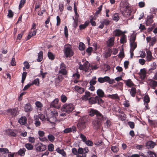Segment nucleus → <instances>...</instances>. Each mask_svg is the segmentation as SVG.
Wrapping results in <instances>:
<instances>
[{"label": "nucleus", "mask_w": 157, "mask_h": 157, "mask_svg": "<svg viewBox=\"0 0 157 157\" xmlns=\"http://www.w3.org/2000/svg\"><path fill=\"white\" fill-rule=\"evenodd\" d=\"M127 41V36L124 34H123L121 37L120 42L121 44H124Z\"/></svg>", "instance_id": "30"}, {"label": "nucleus", "mask_w": 157, "mask_h": 157, "mask_svg": "<svg viewBox=\"0 0 157 157\" xmlns=\"http://www.w3.org/2000/svg\"><path fill=\"white\" fill-rule=\"evenodd\" d=\"M24 107L25 111L26 112H30L33 110L32 105L29 103L26 104L25 105Z\"/></svg>", "instance_id": "21"}, {"label": "nucleus", "mask_w": 157, "mask_h": 157, "mask_svg": "<svg viewBox=\"0 0 157 157\" xmlns=\"http://www.w3.org/2000/svg\"><path fill=\"white\" fill-rule=\"evenodd\" d=\"M38 134L40 137H39V139L41 141H44L46 139V138H42L41 137H43L45 133L44 132L42 131H39L38 132Z\"/></svg>", "instance_id": "28"}, {"label": "nucleus", "mask_w": 157, "mask_h": 157, "mask_svg": "<svg viewBox=\"0 0 157 157\" xmlns=\"http://www.w3.org/2000/svg\"><path fill=\"white\" fill-rule=\"evenodd\" d=\"M89 101V103L91 104H95L97 103L98 104L100 105L103 102L101 98L98 96L90 98Z\"/></svg>", "instance_id": "5"}, {"label": "nucleus", "mask_w": 157, "mask_h": 157, "mask_svg": "<svg viewBox=\"0 0 157 157\" xmlns=\"http://www.w3.org/2000/svg\"><path fill=\"white\" fill-rule=\"evenodd\" d=\"M63 51L66 57H71L74 53L71 46L69 44H66L64 46Z\"/></svg>", "instance_id": "2"}, {"label": "nucleus", "mask_w": 157, "mask_h": 157, "mask_svg": "<svg viewBox=\"0 0 157 157\" xmlns=\"http://www.w3.org/2000/svg\"><path fill=\"white\" fill-rule=\"evenodd\" d=\"M39 84V78H37L35 79L31 84L32 85L34 84L36 86H38Z\"/></svg>", "instance_id": "52"}, {"label": "nucleus", "mask_w": 157, "mask_h": 157, "mask_svg": "<svg viewBox=\"0 0 157 157\" xmlns=\"http://www.w3.org/2000/svg\"><path fill=\"white\" fill-rule=\"evenodd\" d=\"M86 127V122L84 120H81L77 124L78 128L80 130H82L85 128Z\"/></svg>", "instance_id": "12"}, {"label": "nucleus", "mask_w": 157, "mask_h": 157, "mask_svg": "<svg viewBox=\"0 0 157 157\" xmlns=\"http://www.w3.org/2000/svg\"><path fill=\"white\" fill-rule=\"evenodd\" d=\"M111 150L114 153H116L119 151V149L116 146H113L111 147Z\"/></svg>", "instance_id": "45"}, {"label": "nucleus", "mask_w": 157, "mask_h": 157, "mask_svg": "<svg viewBox=\"0 0 157 157\" xmlns=\"http://www.w3.org/2000/svg\"><path fill=\"white\" fill-rule=\"evenodd\" d=\"M124 81L126 86L130 87H131L134 86V84L130 79L124 80Z\"/></svg>", "instance_id": "24"}, {"label": "nucleus", "mask_w": 157, "mask_h": 157, "mask_svg": "<svg viewBox=\"0 0 157 157\" xmlns=\"http://www.w3.org/2000/svg\"><path fill=\"white\" fill-rule=\"evenodd\" d=\"M74 109V106L71 103L65 104L61 109V110L67 113H70Z\"/></svg>", "instance_id": "4"}, {"label": "nucleus", "mask_w": 157, "mask_h": 157, "mask_svg": "<svg viewBox=\"0 0 157 157\" xmlns=\"http://www.w3.org/2000/svg\"><path fill=\"white\" fill-rule=\"evenodd\" d=\"M120 7L121 10L124 11L129 13L130 7L129 4L126 0L122 1L120 4Z\"/></svg>", "instance_id": "3"}, {"label": "nucleus", "mask_w": 157, "mask_h": 157, "mask_svg": "<svg viewBox=\"0 0 157 157\" xmlns=\"http://www.w3.org/2000/svg\"><path fill=\"white\" fill-rule=\"evenodd\" d=\"M54 146L52 144H49L48 146V150L49 151L52 152L54 150Z\"/></svg>", "instance_id": "44"}, {"label": "nucleus", "mask_w": 157, "mask_h": 157, "mask_svg": "<svg viewBox=\"0 0 157 157\" xmlns=\"http://www.w3.org/2000/svg\"><path fill=\"white\" fill-rule=\"evenodd\" d=\"M66 68L65 65L63 63H62L60 65V70L59 72V74H61L63 75H66L67 71L65 69Z\"/></svg>", "instance_id": "14"}, {"label": "nucleus", "mask_w": 157, "mask_h": 157, "mask_svg": "<svg viewBox=\"0 0 157 157\" xmlns=\"http://www.w3.org/2000/svg\"><path fill=\"white\" fill-rule=\"evenodd\" d=\"M76 127L72 126L71 127L66 128L63 131V132L64 133H67L71 132L74 133L76 132Z\"/></svg>", "instance_id": "13"}, {"label": "nucleus", "mask_w": 157, "mask_h": 157, "mask_svg": "<svg viewBox=\"0 0 157 157\" xmlns=\"http://www.w3.org/2000/svg\"><path fill=\"white\" fill-rule=\"evenodd\" d=\"M49 140L51 142H53L55 140L54 136L52 134H49L48 136Z\"/></svg>", "instance_id": "48"}, {"label": "nucleus", "mask_w": 157, "mask_h": 157, "mask_svg": "<svg viewBox=\"0 0 157 157\" xmlns=\"http://www.w3.org/2000/svg\"><path fill=\"white\" fill-rule=\"evenodd\" d=\"M105 124L106 125L107 128L109 127L111 125V122L109 120H107Z\"/></svg>", "instance_id": "64"}, {"label": "nucleus", "mask_w": 157, "mask_h": 157, "mask_svg": "<svg viewBox=\"0 0 157 157\" xmlns=\"http://www.w3.org/2000/svg\"><path fill=\"white\" fill-rule=\"evenodd\" d=\"M26 148L28 150H31L33 148V146L30 144L28 143L25 144Z\"/></svg>", "instance_id": "41"}, {"label": "nucleus", "mask_w": 157, "mask_h": 157, "mask_svg": "<svg viewBox=\"0 0 157 157\" xmlns=\"http://www.w3.org/2000/svg\"><path fill=\"white\" fill-rule=\"evenodd\" d=\"M123 32L119 29H116L113 32V35L115 36H119Z\"/></svg>", "instance_id": "29"}, {"label": "nucleus", "mask_w": 157, "mask_h": 157, "mask_svg": "<svg viewBox=\"0 0 157 157\" xmlns=\"http://www.w3.org/2000/svg\"><path fill=\"white\" fill-rule=\"evenodd\" d=\"M75 89L78 93L80 94H82L85 91L84 89L78 86H76L75 87Z\"/></svg>", "instance_id": "19"}, {"label": "nucleus", "mask_w": 157, "mask_h": 157, "mask_svg": "<svg viewBox=\"0 0 157 157\" xmlns=\"http://www.w3.org/2000/svg\"><path fill=\"white\" fill-rule=\"evenodd\" d=\"M146 61L145 59H141L139 60V62L141 65H144Z\"/></svg>", "instance_id": "62"}, {"label": "nucleus", "mask_w": 157, "mask_h": 157, "mask_svg": "<svg viewBox=\"0 0 157 157\" xmlns=\"http://www.w3.org/2000/svg\"><path fill=\"white\" fill-rule=\"evenodd\" d=\"M106 119V117L103 116H102V117L101 119H98L96 118L92 122V125L94 128L98 130L100 128L102 125V121Z\"/></svg>", "instance_id": "1"}, {"label": "nucleus", "mask_w": 157, "mask_h": 157, "mask_svg": "<svg viewBox=\"0 0 157 157\" xmlns=\"http://www.w3.org/2000/svg\"><path fill=\"white\" fill-rule=\"evenodd\" d=\"M80 137L82 141L84 142L87 140L86 137L82 133L80 134Z\"/></svg>", "instance_id": "47"}, {"label": "nucleus", "mask_w": 157, "mask_h": 157, "mask_svg": "<svg viewBox=\"0 0 157 157\" xmlns=\"http://www.w3.org/2000/svg\"><path fill=\"white\" fill-rule=\"evenodd\" d=\"M113 19L114 20L117 21H118L119 19V17L118 14L117 13L114 14L113 16Z\"/></svg>", "instance_id": "53"}, {"label": "nucleus", "mask_w": 157, "mask_h": 157, "mask_svg": "<svg viewBox=\"0 0 157 157\" xmlns=\"http://www.w3.org/2000/svg\"><path fill=\"white\" fill-rule=\"evenodd\" d=\"M26 149L25 148H21L18 151V154L21 156H23L25 154Z\"/></svg>", "instance_id": "33"}, {"label": "nucleus", "mask_w": 157, "mask_h": 157, "mask_svg": "<svg viewBox=\"0 0 157 157\" xmlns=\"http://www.w3.org/2000/svg\"><path fill=\"white\" fill-rule=\"evenodd\" d=\"M37 152H41L45 151L46 148V146L41 143H37L35 146Z\"/></svg>", "instance_id": "9"}, {"label": "nucleus", "mask_w": 157, "mask_h": 157, "mask_svg": "<svg viewBox=\"0 0 157 157\" xmlns=\"http://www.w3.org/2000/svg\"><path fill=\"white\" fill-rule=\"evenodd\" d=\"M83 64H79V69L80 70H83L86 72L89 69L90 67V64L89 63L85 60L83 59L82 60Z\"/></svg>", "instance_id": "7"}, {"label": "nucleus", "mask_w": 157, "mask_h": 157, "mask_svg": "<svg viewBox=\"0 0 157 157\" xmlns=\"http://www.w3.org/2000/svg\"><path fill=\"white\" fill-rule=\"evenodd\" d=\"M90 92L88 91L85 92V94L83 95L81 97V99L83 100L86 101L89 99V98L90 97Z\"/></svg>", "instance_id": "20"}, {"label": "nucleus", "mask_w": 157, "mask_h": 157, "mask_svg": "<svg viewBox=\"0 0 157 157\" xmlns=\"http://www.w3.org/2000/svg\"><path fill=\"white\" fill-rule=\"evenodd\" d=\"M61 101L65 103L66 101L67 100V98L65 95H62L61 96Z\"/></svg>", "instance_id": "54"}, {"label": "nucleus", "mask_w": 157, "mask_h": 157, "mask_svg": "<svg viewBox=\"0 0 157 157\" xmlns=\"http://www.w3.org/2000/svg\"><path fill=\"white\" fill-rule=\"evenodd\" d=\"M80 75L78 72H77L73 74V77L75 79H78L80 77Z\"/></svg>", "instance_id": "55"}, {"label": "nucleus", "mask_w": 157, "mask_h": 157, "mask_svg": "<svg viewBox=\"0 0 157 157\" xmlns=\"http://www.w3.org/2000/svg\"><path fill=\"white\" fill-rule=\"evenodd\" d=\"M114 37H112L109 38L107 42V45L109 47L113 46L114 43Z\"/></svg>", "instance_id": "25"}, {"label": "nucleus", "mask_w": 157, "mask_h": 157, "mask_svg": "<svg viewBox=\"0 0 157 157\" xmlns=\"http://www.w3.org/2000/svg\"><path fill=\"white\" fill-rule=\"evenodd\" d=\"M35 125L36 127H39L41 125V122L39 121L38 116L35 115L33 117Z\"/></svg>", "instance_id": "17"}, {"label": "nucleus", "mask_w": 157, "mask_h": 157, "mask_svg": "<svg viewBox=\"0 0 157 157\" xmlns=\"http://www.w3.org/2000/svg\"><path fill=\"white\" fill-rule=\"evenodd\" d=\"M136 39V37L134 35H132L130 38V44L131 47L130 49L134 51L137 47V44L135 42Z\"/></svg>", "instance_id": "8"}, {"label": "nucleus", "mask_w": 157, "mask_h": 157, "mask_svg": "<svg viewBox=\"0 0 157 157\" xmlns=\"http://www.w3.org/2000/svg\"><path fill=\"white\" fill-rule=\"evenodd\" d=\"M85 45L82 42H80L79 43L78 48L80 50H83L85 48Z\"/></svg>", "instance_id": "43"}, {"label": "nucleus", "mask_w": 157, "mask_h": 157, "mask_svg": "<svg viewBox=\"0 0 157 157\" xmlns=\"http://www.w3.org/2000/svg\"><path fill=\"white\" fill-rule=\"evenodd\" d=\"M146 71L145 68L142 69L139 72L140 78L141 80L144 79L146 76Z\"/></svg>", "instance_id": "16"}, {"label": "nucleus", "mask_w": 157, "mask_h": 157, "mask_svg": "<svg viewBox=\"0 0 157 157\" xmlns=\"http://www.w3.org/2000/svg\"><path fill=\"white\" fill-rule=\"evenodd\" d=\"M103 142L101 140H96L94 142V144L96 145L99 146L101 145Z\"/></svg>", "instance_id": "37"}, {"label": "nucleus", "mask_w": 157, "mask_h": 157, "mask_svg": "<svg viewBox=\"0 0 157 157\" xmlns=\"http://www.w3.org/2000/svg\"><path fill=\"white\" fill-rule=\"evenodd\" d=\"M25 2V0H21L20 1L19 7V9H20V8H22Z\"/></svg>", "instance_id": "56"}, {"label": "nucleus", "mask_w": 157, "mask_h": 157, "mask_svg": "<svg viewBox=\"0 0 157 157\" xmlns=\"http://www.w3.org/2000/svg\"><path fill=\"white\" fill-rule=\"evenodd\" d=\"M156 63L155 62H153L151 65V67L149 69V71H152L154 70L156 68Z\"/></svg>", "instance_id": "46"}, {"label": "nucleus", "mask_w": 157, "mask_h": 157, "mask_svg": "<svg viewBox=\"0 0 157 157\" xmlns=\"http://www.w3.org/2000/svg\"><path fill=\"white\" fill-rule=\"evenodd\" d=\"M52 114L53 116L52 117L50 118L48 117L46 119L47 121L52 123H54V121H56V116L57 115L58 113L56 112L55 113H54L52 112L51 114L52 115Z\"/></svg>", "instance_id": "15"}, {"label": "nucleus", "mask_w": 157, "mask_h": 157, "mask_svg": "<svg viewBox=\"0 0 157 157\" xmlns=\"http://www.w3.org/2000/svg\"><path fill=\"white\" fill-rule=\"evenodd\" d=\"M149 84L152 88L155 89V87L157 86V81L151 80L150 81Z\"/></svg>", "instance_id": "26"}, {"label": "nucleus", "mask_w": 157, "mask_h": 157, "mask_svg": "<svg viewBox=\"0 0 157 157\" xmlns=\"http://www.w3.org/2000/svg\"><path fill=\"white\" fill-rule=\"evenodd\" d=\"M56 151L58 153L62 155L63 156H64L66 155L63 149H60L58 148L56 149Z\"/></svg>", "instance_id": "40"}, {"label": "nucleus", "mask_w": 157, "mask_h": 157, "mask_svg": "<svg viewBox=\"0 0 157 157\" xmlns=\"http://www.w3.org/2000/svg\"><path fill=\"white\" fill-rule=\"evenodd\" d=\"M8 111L13 116H16L17 113V111L16 109H10Z\"/></svg>", "instance_id": "32"}, {"label": "nucleus", "mask_w": 157, "mask_h": 157, "mask_svg": "<svg viewBox=\"0 0 157 157\" xmlns=\"http://www.w3.org/2000/svg\"><path fill=\"white\" fill-rule=\"evenodd\" d=\"M108 97L112 99H118L119 98V96L117 94L112 95L109 94L108 95Z\"/></svg>", "instance_id": "36"}, {"label": "nucleus", "mask_w": 157, "mask_h": 157, "mask_svg": "<svg viewBox=\"0 0 157 157\" xmlns=\"http://www.w3.org/2000/svg\"><path fill=\"white\" fill-rule=\"evenodd\" d=\"M18 122L21 125H24L26 123L27 118L25 117H22L18 120Z\"/></svg>", "instance_id": "27"}, {"label": "nucleus", "mask_w": 157, "mask_h": 157, "mask_svg": "<svg viewBox=\"0 0 157 157\" xmlns=\"http://www.w3.org/2000/svg\"><path fill=\"white\" fill-rule=\"evenodd\" d=\"M48 56L50 59L53 60L55 57L53 54L50 52H48Z\"/></svg>", "instance_id": "51"}, {"label": "nucleus", "mask_w": 157, "mask_h": 157, "mask_svg": "<svg viewBox=\"0 0 157 157\" xmlns=\"http://www.w3.org/2000/svg\"><path fill=\"white\" fill-rule=\"evenodd\" d=\"M128 124L131 128H133L134 127V123L133 122H128Z\"/></svg>", "instance_id": "59"}, {"label": "nucleus", "mask_w": 157, "mask_h": 157, "mask_svg": "<svg viewBox=\"0 0 157 157\" xmlns=\"http://www.w3.org/2000/svg\"><path fill=\"white\" fill-rule=\"evenodd\" d=\"M98 81L101 83L107 82L110 84H112L115 83L113 79H110L109 76H105L104 77H99L98 78Z\"/></svg>", "instance_id": "6"}, {"label": "nucleus", "mask_w": 157, "mask_h": 157, "mask_svg": "<svg viewBox=\"0 0 157 157\" xmlns=\"http://www.w3.org/2000/svg\"><path fill=\"white\" fill-rule=\"evenodd\" d=\"M146 53L147 54V56H146V60L147 62H149L151 61L153 58V57L152 56L151 53V51L149 50L147 51Z\"/></svg>", "instance_id": "23"}, {"label": "nucleus", "mask_w": 157, "mask_h": 157, "mask_svg": "<svg viewBox=\"0 0 157 157\" xmlns=\"http://www.w3.org/2000/svg\"><path fill=\"white\" fill-rule=\"evenodd\" d=\"M153 22V20L151 17L147 19L146 22V24L147 25H150Z\"/></svg>", "instance_id": "49"}, {"label": "nucleus", "mask_w": 157, "mask_h": 157, "mask_svg": "<svg viewBox=\"0 0 157 157\" xmlns=\"http://www.w3.org/2000/svg\"><path fill=\"white\" fill-rule=\"evenodd\" d=\"M13 14L12 11L11 10H9L8 11V13L7 16L10 18L12 17H13Z\"/></svg>", "instance_id": "63"}, {"label": "nucleus", "mask_w": 157, "mask_h": 157, "mask_svg": "<svg viewBox=\"0 0 157 157\" xmlns=\"http://www.w3.org/2000/svg\"><path fill=\"white\" fill-rule=\"evenodd\" d=\"M147 153L151 157H155V154L151 151H148L147 152Z\"/></svg>", "instance_id": "61"}, {"label": "nucleus", "mask_w": 157, "mask_h": 157, "mask_svg": "<svg viewBox=\"0 0 157 157\" xmlns=\"http://www.w3.org/2000/svg\"><path fill=\"white\" fill-rule=\"evenodd\" d=\"M87 146H92L93 145V143L92 141L90 140H86L84 142Z\"/></svg>", "instance_id": "38"}, {"label": "nucleus", "mask_w": 157, "mask_h": 157, "mask_svg": "<svg viewBox=\"0 0 157 157\" xmlns=\"http://www.w3.org/2000/svg\"><path fill=\"white\" fill-rule=\"evenodd\" d=\"M35 105L37 107V109L38 110H41L42 107H43V104L40 101H37L35 102Z\"/></svg>", "instance_id": "31"}, {"label": "nucleus", "mask_w": 157, "mask_h": 157, "mask_svg": "<svg viewBox=\"0 0 157 157\" xmlns=\"http://www.w3.org/2000/svg\"><path fill=\"white\" fill-rule=\"evenodd\" d=\"M144 101L146 103H148L149 101V98L148 96L146 95L144 98Z\"/></svg>", "instance_id": "58"}, {"label": "nucleus", "mask_w": 157, "mask_h": 157, "mask_svg": "<svg viewBox=\"0 0 157 157\" xmlns=\"http://www.w3.org/2000/svg\"><path fill=\"white\" fill-rule=\"evenodd\" d=\"M38 117V118L39 117L40 119L42 121H44L45 120V116L43 114H40L39 115Z\"/></svg>", "instance_id": "57"}, {"label": "nucleus", "mask_w": 157, "mask_h": 157, "mask_svg": "<svg viewBox=\"0 0 157 157\" xmlns=\"http://www.w3.org/2000/svg\"><path fill=\"white\" fill-rule=\"evenodd\" d=\"M51 107L55 108L56 109H59L60 107V103L59 102V99L56 98L50 104Z\"/></svg>", "instance_id": "11"}, {"label": "nucleus", "mask_w": 157, "mask_h": 157, "mask_svg": "<svg viewBox=\"0 0 157 157\" xmlns=\"http://www.w3.org/2000/svg\"><path fill=\"white\" fill-rule=\"evenodd\" d=\"M89 23L86 22L84 24L81 25L79 27L80 30H82L85 29L88 25Z\"/></svg>", "instance_id": "39"}, {"label": "nucleus", "mask_w": 157, "mask_h": 157, "mask_svg": "<svg viewBox=\"0 0 157 157\" xmlns=\"http://www.w3.org/2000/svg\"><path fill=\"white\" fill-rule=\"evenodd\" d=\"M90 115L92 117L96 115V118L98 119H101L102 117V114L97 110L91 109L90 113Z\"/></svg>", "instance_id": "10"}, {"label": "nucleus", "mask_w": 157, "mask_h": 157, "mask_svg": "<svg viewBox=\"0 0 157 157\" xmlns=\"http://www.w3.org/2000/svg\"><path fill=\"white\" fill-rule=\"evenodd\" d=\"M97 94L98 96L101 98L104 96L105 94L103 90L100 89H98L97 91Z\"/></svg>", "instance_id": "22"}, {"label": "nucleus", "mask_w": 157, "mask_h": 157, "mask_svg": "<svg viewBox=\"0 0 157 157\" xmlns=\"http://www.w3.org/2000/svg\"><path fill=\"white\" fill-rule=\"evenodd\" d=\"M155 145V143L151 141L147 142L146 144V147L148 149H152L154 147Z\"/></svg>", "instance_id": "18"}, {"label": "nucleus", "mask_w": 157, "mask_h": 157, "mask_svg": "<svg viewBox=\"0 0 157 157\" xmlns=\"http://www.w3.org/2000/svg\"><path fill=\"white\" fill-rule=\"evenodd\" d=\"M43 59V52L42 51H40L38 54V59L37 61L38 62H40L42 61Z\"/></svg>", "instance_id": "35"}, {"label": "nucleus", "mask_w": 157, "mask_h": 157, "mask_svg": "<svg viewBox=\"0 0 157 157\" xmlns=\"http://www.w3.org/2000/svg\"><path fill=\"white\" fill-rule=\"evenodd\" d=\"M0 152L3 154H6L9 153V150L7 148H0Z\"/></svg>", "instance_id": "42"}, {"label": "nucleus", "mask_w": 157, "mask_h": 157, "mask_svg": "<svg viewBox=\"0 0 157 157\" xmlns=\"http://www.w3.org/2000/svg\"><path fill=\"white\" fill-rule=\"evenodd\" d=\"M136 93V90L135 88H132L130 91L131 95L132 97H134Z\"/></svg>", "instance_id": "34"}, {"label": "nucleus", "mask_w": 157, "mask_h": 157, "mask_svg": "<svg viewBox=\"0 0 157 157\" xmlns=\"http://www.w3.org/2000/svg\"><path fill=\"white\" fill-rule=\"evenodd\" d=\"M104 24L106 25H109L110 21L108 19H104L102 21Z\"/></svg>", "instance_id": "60"}, {"label": "nucleus", "mask_w": 157, "mask_h": 157, "mask_svg": "<svg viewBox=\"0 0 157 157\" xmlns=\"http://www.w3.org/2000/svg\"><path fill=\"white\" fill-rule=\"evenodd\" d=\"M156 40V38L154 37L152 38V39L150 43V46H153L155 43Z\"/></svg>", "instance_id": "50"}]
</instances>
